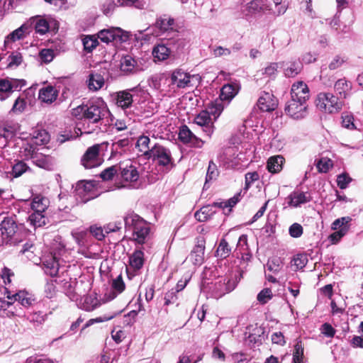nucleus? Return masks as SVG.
<instances>
[{
	"instance_id": "nucleus-32",
	"label": "nucleus",
	"mask_w": 363,
	"mask_h": 363,
	"mask_svg": "<svg viewBox=\"0 0 363 363\" xmlns=\"http://www.w3.org/2000/svg\"><path fill=\"white\" fill-rule=\"evenodd\" d=\"M49 203L48 198L38 195L33 199L30 203V208L33 211L45 212L49 206Z\"/></svg>"
},
{
	"instance_id": "nucleus-23",
	"label": "nucleus",
	"mask_w": 363,
	"mask_h": 363,
	"mask_svg": "<svg viewBox=\"0 0 363 363\" xmlns=\"http://www.w3.org/2000/svg\"><path fill=\"white\" fill-rule=\"evenodd\" d=\"M45 272L50 277H55L59 272V263L55 255H50L43 260Z\"/></svg>"
},
{
	"instance_id": "nucleus-59",
	"label": "nucleus",
	"mask_w": 363,
	"mask_h": 363,
	"mask_svg": "<svg viewBox=\"0 0 363 363\" xmlns=\"http://www.w3.org/2000/svg\"><path fill=\"white\" fill-rule=\"evenodd\" d=\"M347 234V229L344 228L340 230H335L333 233H332L328 239L330 241L331 244H337L342 237H344Z\"/></svg>"
},
{
	"instance_id": "nucleus-15",
	"label": "nucleus",
	"mask_w": 363,
	"mask_h": 363,
	"mask_svg": "<svg viewBox=\"0 0 363 363\" xmlns=\"http://www.w3.org/2000/svg\"><path fill=\"white\" fill-rule=\"evenodd\" d=\"M154 26L155 28L158 29V30L154 33L150 32L148 34L151 33L155 36H159L162 33L174 30V19L169 16L163 15L157 18Z\"/></svg>"
},
{
	"instance_id": "nucleus-5",
	"label": "nucleus",
	"mask_w": 363,
	"mask_h": 363,
	"mask_svg": "<svg viewBox=\"0 0 363 363\" xmlns=\"http://www.w3.org/2000/svg\"><path fill=\"white\" fill-rule=\"evenodd\" d=\"M107 143L96 144L89 147L82 158V164L86 169L99 166L102 162V153L107 148Z\"/></svg>"
},
{
	"instance_id": "nucleus-20",
	"label": "nucleus",
	"mask_w": 363,
	"mask_h": 363,
	"mask_svg": "<svg viewBox=\"0 0 363 363\" xmlns=\"http://www.w3.org/2000/svg\"><path fill=\"white\" fill-rule=\"evenodd\" d=\"M191 77L189 73L182 69H176L171 75V82L178 88H185L190 86Z\"/></svg>"
},
{
	"instance_id": "nucleus-8",
	"label": "nucleus",
	"mask_w": 363,
	"mask_h": 363,
	"mask_svg": "<svg viewBox=\"0 0 363 363\" xmlns=\"http://www.w3.org/2000/svg\"><path fill=\"white\" fill-rule=\"evenodd\" d=\"M26 85L24 79L6 77L0 79V99L4 101L14 91H19Z\"/></svg>"
},
{
	"instance_id": "nucleus-64",
	"label": "nucleus",
	"mask_w": 363,
	"mask_h": 363,
	"mask_svg": "<svg viewBox=\"0 0 363 363\" xmlns=\"http://www.w3.org/2000/svg\"><path fill=\"white\" fill-rule=\"evenodd\" d=\"M308 259L305 255H298L294 259V265L297 269H303L307 264Z\"/></svg>"
},
{
	"instance_id": "nucleus-28",
	"label": "nucleus",
	"mask_w": 363,
	"mask_h": 363,
	"mask_svg": "<svg viewBox=\"0 0 363 363\" xmlns=\"http://www.w3.org/2000/svg\"><path fill=\"white\" fill-rule=\"evenodd\" d=\"M154 143L148 136L141 135L138 138L136 147L147 158L150 151H152V146Z\"/></svg>"
},
{
	"instance_id": "nucleus-14",
	"label": "nucleus",
	"mask_w": 363,
	"mask_h": 363,
	"mask_svg": "<svg viewBox=\"0 0 363 363\" xmlns=\"http://www.w3.org/2000/svg\"><path fill=\"white\" fill-rule=\"evenodd\" d=\"M236 286L234 279L228 277L220 279L213 285V294L216 298H219L223 295L232 291Z\"/></svg>"
},
{
	"instance_id": "nucleus-1",
	"label": "nucleus",
	"mask_w": 363,
	"mask_h": 363,
	"mask_svg": "<svg viewBox=\"0 0 363 363\" xmlns=\"http://www.w3.org/2000/svg\"><path fill=\"white\" fill-rule=\"evenodd\" d=\"M72 115L82 116L92 124L91 128H86L84 124V133L90 134L100 129L99 123L109 116L110 112L106 103L98 98L89 101L86 105L74 108Z\"/></svg>"
},
{
	"instance_id": "nucleus-48",
	"label": "nucleus",
	"mask_w": 363,
	"mask_h": 363,
	"mask_svg": "<svg viewBox=\"0 0 363 363\" xmlns=\"http://www.w3.org/2000/svg\"><path fill=\"white\" fill-rule=\"evenodd\" d=\"M22 61L23 57L21 53L18 51L13 52L7 58L8 67H16L21 64Z\"/></svg>"
},
{
	"instance_id": "nucleus-35",
	"label": "nucleus",
	"mask_w": 363,
	"mask_h": 363,
	"mask_svg": "<svg viewBox=\"0 0 363 363\" xmlns=\"http://www.w3.org/2000/svg\"><path fill=\"white\" fill-rule=\"evenodd\" d=\"M144 252L140 250H135L129 257V263L131 267L135 269H140L144 264Z\"/></svg>"
},
{
	"instance_id": "nucleus-56",
	"label": "nucleus",
	"mask_w": 363,
	"mask_h": 363,
	"mask_svg": "<svg viewBox=\"0 0 363 363\" xmlns=\"http://www.w3.org/2000/svg\"><path fill=\"white\" fill-rule=\"evenodd\" d=\"M346 60L347 59L343 56L335 55L329 63L328 67L330 70L337 69L341 67Z\"/></svg>"
},
{
	"instance_id": "nucleus-38",
	"label": "nucleus",
	"mask_w": 363,
	"mask_h": 363,
	"mask_svg": "<svg viewBox=\"0 0 363 363\" xmlns=\"http://www.w3.org/2000/svg\"><path fill=\"white\" fill-rule=\"evenodd\" d=\"M104 84V79L100 74H91L89 75L88 86L90 90L97 91Z\"/></svg>"
},
{
	"instance_id": "nucleus-2",
	"label": "nucleus",
	"mask_w": 363,
	"mask_h": 363,
	"mask_svg": "<svg viewBox=\"0 0 363 363\" xmlns=\"http://www.w3.org/2000/svg\"><path fill=\"white\" fill-rule=\"evenodd\" d=\"M123 220L126 230L132 232L133 239L138 244L145 243L150 234V224L134 213H128Z\"/></svg>"
},
{
	"instance_id": "nucleus-31",
	"label": "nucleus",
	"mask_w": 363,
	"mask_h": 363,
	"mask_svg": "<svg viewBox=\"0 0 363 363\" xmlns=\"http://www.w3.org/2000/svg\"><path fill=\"white\" fill-rule=\"evenodd\" d=\"M284 73L287 77H294L301 70L302 66L298 61H290L286 63H283Z\"/></svg>"
},
{
	"instance_id": "nucleus-10",
	"label": "nucleus",
	"mask_w": 363,
	"mask_h": 363,
	"mask_svg": "<svg viewBox=\"0 0 363 363\" xmlns=\"http://www.w3.org/2000/svg\"><path fill=\"white\" fill-rule=\"evenodd\" d=\"M31 23L34 24L36 33L43 35L50 29H55L58 27L56 20L50 16H35L30 18Z\"/></svg>"
},
{
	"instance_id": "nucleus-63",
	"label": "nucleus",
	"mask_w": 363,
	"mask_h": 363,
	"mask_svg": "<svg viewBox=\"0 0 363 363\" xmlns=\"http://www.w3.org/2000/svg\"><path fill=\"white\" fill-rule=\"evenodd\" d=\"M289 233L292 238H299L303 234V228L300 224L295 223L289 227Z\"/></svg>"
},
{
	"instance_id": "nucleus-22",
	"label": "nucleus",
	"mask_w": 363,
	"mask_h": 363,
	"mask_svg": "<svg viewBox=\"0 0 363 363\" xmlns=\"http://www.w3.org/2000/svg\"><path fill=\"white\" fill-rule=\"evenodd\" d=\"M277 100L273 94L269 92H264L259 98L257 106L262 111H270L277 107Z\"/></svg>"
},
{
	"instance_id": "nucleus-41",
	"label": "nucleus",
	"mask_w": 363,
	"mask_h": 363,
	"mask_svg": "<svg viewBox=\"0 0 363 363\" xmlns=\"http://www.w3.org/2000/svg\"><path fill=\"white\" fill-rule=\"evenodd\" d=\"M214 213L212 206H206L202 207L199 211H197L195 213L194 216L197 220L204 222L207 220Z\"/></svg>"
},
{
	"instance_id": "nucleus-19",
	"label": "nucleus",
	"mask_w": 363,
	"mask_h": 363,
	"mask_svg": "<svg viewBox=\"0 0 363 363\" xmlns=\"http://www.w3.org/2000/svg\"><path fill=\"white\" fill-rule=\"evenodd\" d=\"M179 138L184 143L190 144L194 147H201L203 145V142L194 135L186 125L181 127Z\"/></svg>"
},
{
	"instance_id": "nucleus-9",
	"label": "nucleus",
	"mask_w": 363,
	"mask_h": 363,
	"mask_svg": "<svg viewBox=\"0 0 363 363\" xmlns=\"http://www.w3.org/2000/svg\"><path fill=\"white\" fill-rule=\"evenodd\" d=\"M95 186L92 181H80L76 184L74 194L77 199L86 203L94 198Z\"/></svg>"
},
{
	"instance_id": "nucleus-47",
	"label": "nucleus",
	"mask_w": 363,
	"mask_h": 363,
	"mask_svg": "<svg viewBox=\"0 0 363 363\" xmlns=\"http://www.w3.org/2000/svg\"><path fill=\"white\" fill-rule=\"evenodd\" d=\"M26 29L27 27L24 25L16 29L7 36L6 39L5 40V43H6L9 40L14 42L18 40L23 38L25 36V32Z\"/></svg>"
},
{
	"instance_id": "nucleus-21",
	"label": "nucleus",
	"mask_w": 363,
	"mask_h": 363,
	"mask_svg": "<svg viewBox=\"0 0 363 363\" xmlns=\"http://www.w3.org/2000/svg\"><path fill=\"white\" fill-rule=\"evenodd\" d=\"M58 91L52 86H47L41 88L38 93V99L44 104H51L56 101L58 96Z\"/></svg>"
},
{
	"instance_id": "nucleus-33",
	"label": "nucleus",
	"mask_w": 363,
	"mask_h": 363,
	"mask_svg": "<svg viewBox=\"0 0 363 363\" xmlns=\"http://www.w3.org/2000/svg\"><path fill=\"white\" fill-rule=\"evenodd\" d=\"M170 55V50L164 44H157L152 49V56L155 60L164 61Z\"/></svg>"
},
{
	"instance_id": "nucleus-61",
	"label": "nucleus",
	"mask_w": 363,
	"mask_h": 363,
	"mask_svg": "<svg viewBox=\"0 0 363 363\" xmlns=\"http://www.w3.org/2000/svg\"><path fill=\"white\" fill-rule=\"evenodd\" d=\"M282 266L281 260L280 258H273L267 263L268 270L273 272H278Z\"/></svg>"
},
{
	"instance_id": "nucleus-29",
	"label": "nucleus",
	"mask_w": 363,
	"mask_h": 363,
	"mask_svg": "<svg viewBox=\"0 0 363 363\" xmlns=\"http://www.w3.org/2000/svg\"><path fill=\"white\" fill-rule=\"evenodd\" d=\"M285 160L281 155L270 157L267 163V168L271 173H278L282 169Z\"/></svg>"
},
{
	"instance_id": "nucleus-40",
	"label": "nucleus",
	"mask_w": 363,
	"mask_h": 363,
	"mask_svg": "<svg viewBox=\"0 0 363 363\" xmlns=\"http://www.w3.org/2000/svg\"><path fill=\"white\" fill-rule=\"evenodd\" d=\"M27 107V102L23 94L19 96L14 101L11 112L14 114L23 113Z\"/></svg>"
},
{
	"instance_id": "nucleus-46",
	"label": "nucleus",
	"mask_w": 363,
	"mask_h": 363,
	"mask_svg": "<svg viewBox=\"0 0 363 363\" xmlns=\"http://www.w3.org/2000/svg\"><path fill=\"white\" fill-rule=\"evenodd\" d=\"M351 218L348 216L337 218L332 223V229L334 230H340L345 228L347 233L350 229L349 223L351 221Z\"/></svg>"
},
{
	"instance_id": "nucleus-6",
	"label": "nucleus",
	"mask_w": 363,
	"mask_h": 363,
	"mask_svg": "<svg viewBox=\"0 0 363 363\" xmlns=\"http://www.w3.org/2000/svg\"><path fill=\"white\" fill-rule=\"evenodd\" d=\"M147 159L152 160L157 165L169 169L173 165V158L169 148L155 143L152 146V151L147 157Z\"/></svg>"
},
{
	"instance_id": "nucleus-36",
	"label": "nucleus",
	"mask_w": 363,
	"mask_h": 363,
	"mask_svg": "<svg viewBox=\"0 0 363 363\" xmlns=\"http://www.w3.org/2000/svg\"><path fill=\"white\" fill-rule=\"evenodd\" d=\"M111 287L113 291L108 295V299L112 300L116 297V296L125 289V284L122 279L121 276H118L116 279L112 281Z\"/></svg>"
},
{
	"instance_id": "nucleus-57",
	"label": "nucleus",
	"mask_w": 363,
	"mask_h": 363,
	"mask_svg": "<svg viewBox=\"0 0 363 363\" xmlns=\"http://www.w3.org/2000/svg\"><path fill=\"white\" fill-rule=\"evenodd\" d=\"M212 55L216 57H226L231 54L230 48H224L222 46H215L212 48Z\"/></svg>"
},
{
	"instance_id": "nucleus-54",
	"label": "nucleus",
	"mask_w": 363,
	"mask_h": 363,
	"mask_svg": "<svg viewBox=\"0 0 363 363\" xmlns=\"http://www.w3.org/2000/svg\"><path fill=\"white\" fill-rule=\"evenodd\" d=\"M303 347L302 346L301 342L298 341L294 346V352L293 354L294 362H303Z\"/></svg>"
},
{
	"instance_id": "nucleus-49",
	"label": "nucleus",
	"mask_w": 363,
	"mask_h": 363,
	"mask_svg": "<svg viewBox=\"0 0 363 363\" xmlns=\"http://www.w3.org/2000/svg\"><path fill=\"white\" fill-rule=\"evenodd\" d=\"M28 169V167L25 162L19 161L13 166L11 174L14 177H18L26 172Z\"/></svg>"
},
{
	"instance_id": "nucleus-55",
	"label": "nucleus",
	"mask_w": 363,
	"mask_h": 363,
	"mask_svg": "<svg viewBox=\"0 0 363 363\" xmlns=\"http://www.w3.org/2000/svg\"><path fill=\"white\" fill-rule=\"evenodd\" d=\"M135 65V60L130 56H126L123 59L121 67L123 72H131L134 69Z\"/></svg>"
},
{
	"instance_id": "nucleus-51",
	"label": "nucleus",
	"mask_w": 363,
	"mask_h": 363,
	"mask_svg": "<svg viewBox=\"0 0 363 363\" xmlns=\"http://www.w3.org/2000/svg\"><path fill=\"white\" fill-rule=\"evenodd\" d=\"M218 175V172L216 164H214L213 162H210L206 173L205 185L211 181L216 179Z\"/></svg>"
},
{
	"instance_id": "nucleus-44",
	"label": "nucleus",
	"mask_w": 363,
	"mask_h": 363,
	"mask_svg": "<svg viewBox=\"0 0 363 363\" xmlns=\"http://www.w3.org/2000/svg\"><path fill=\"white\" fill-rule=\"evenodd\" d=\"M33 163L39 167L43 169H49L51 166L50 158L42 154L35 153L34 156L31 157Z\"/></svg>"
},
{
	"instance_id": "nucleus-25",
	"label": "nucleus",
	"mask_w": 363,
	"mask_h": 363,
	"mask_svg": "<svg viewBox=\"0 0 363 363\" xmlns=\"http://www.w3.org/2000/svg\"><path fill=\"white\" fill-rule=\"evenodd\" d=\"M195 123L200 126L206 127L205 131L207 133L208 135H211L213 133V128L211 125L212 122V118L208 115V113L206 112V110L201 111L194 119Z\"/></svg>"
},
{
	"instance_id": "nucleus-16",
	"label": "nucleus",
	"mask_w": 363,
	"mask_h": 363,
	"mask_svg": "<svg viewBox=\"0 0 363 363\" xmlns=\"http://www.w3.org/2000/svg\"><path fill=\"white\" fill-rule=\"evenodd\" d=\"M1 231L4 239L9 242L16 235L18 226L13 217L6 216L1 222Z\"/></svg>"
},
{
	"instance_id": "nucleus-7",
	"label": "nucleus",
	"mask_w": 363,
	"mask_h": 363,
	"mask_svg": "<svg viewBox=\"0 0 363 363\" xmlns=\"http://www.w3.org/2000/svg\"><path fill=\"white\" fill-rule=\"evenodd\" d=\"M120 177L123 182L122 187L137 188L139 172L137 167L130 161L122 162L119 165Z\"/></svg>"
},
{
	"instance_id": "nucleus-24",
	"label": "nucleus",
	"mask_w": 363,
	"mask_h": 363,
	"mask_svg": "<svg viewBox=\"0 0 363 363\" xmlns=\"http://www.w3.org/2000/svg\"><path fill=\"white\" fill-rule=\"evenodd\" d=\"M238 86L235 84H225L222 87L220 90V94L218 99L222 100V101L228 105L229 102L238 93Z\"/></svg>"
},
{
	"instance_id": "nucleus-3",
	"label": "nucleus",
	"mask_w": 363,
	"mask_h": 363,
	"mask_svg": "<svg viewBox=\"0 0 363 363\" xmlns=\"http://www.w3.org/2000/svg\"><path fill=\"white\" fill-rule=\"evenodd\" d=\"M315 105L320 111L325 113L333 114L340 111L344 102L332 93L321 92L317 96Z\"/></svg>"
},
{
	"instance_id": "nucleus-60",
	"label": "nucleus",
	"mask_w": 363,
	"mask_h": 363,
	"mask_svg": "<svg viewBox=\"0 0 363 363\" xmlns=\"http://www.w3.org/2000/svg\"><path fill=\"white\" fill-rule=\"evenodd\" d=\"M39 57L45 63H49L54 58V52L50 49H43L39 53Z\"/></svg>"
},
{
	"instance_id": "nucleus-13",
	"label": "nucleus",
	"mask_w": 363,
	"mask_h": 363,
	"mask_svg": "<svg viewBox=\"0 0 363 363\" xmlns=\"http://www.w3.org/2000/svg\"><path fill=\"white\" fill-rule=\"evenodd\" d=\"M98 38L105 43L111 42H123L128 39L127 34L120 28H110L100 30L97 34Z\"/></svg>"
},
{
	"instance_id": "nucleus-4",
	"label": "nucleus",
	"mask_w": 363,
	"mask_h": 363,
	"mask_svg": "<svg viewBox=\"0 0 363 363\" xmlns=\"http://www.w3.org/2000/svg\"><path fill=\"white\" fill-rule=\"evenodd\" d=\"M238 146L228 147L223 150V152L219 155L220 162L227 168H235L241 162L247 160L245 153Z\"/></svg>"
},
{
	"instance_id": "nucleus-50",
	"label": "nucleus",
	"mask_w": 363,
	"mask_h": 363,
	"mask_svg": "<svg viewBox=\"0 0 363 363\" xmlns=\"http://www.w3.org/2000/svg\"><path fill=\"white\" fill-rule=\"evenodd\" d=\"M84 50L91 52L98 45V40L94 36H86L83 39Z\"/></svg>"
},
{
	"instance_id": "nucleus-12",
	"label": "nucleus",
	"mask_w": 363,
	"mask_h": 363,
	"mask_svg": "<svg viewBox=\"0 0 363 363\" xmlns=\"http://www.w3.org/2000/svg\"><path fill=\"white\" fill-rule=\"evenodd\" d=\"M5 294H6L8 301L3 302L4 306L9 307L13 302L18 301L23 306L28 307L31 306L34 301L33 296L26 291H19L17 293H13L9 290L8 288H5Z\"/></svg>"
},
{
	"instance_id": "nucleus-53",
	"label": "nucleus",
	"mask_w": 363,
	"mask_h": 363,
	"mask_svg": "<svg viewBox=\"0 0 363 363\" xmlns=\"http://www.w3.org/2000/svg\"><path fill=\"white\" fill-rule=\"evenodd\" d=\"M333 161L327 157L321 158L317 163V168L319 172L326 173L333 167Z\"/></svg>"
},
{
	"instance_id": "nucleus-26",
	"label": "nucleus",
	"mask_w": 363,
	"mask_h": 363,
	"mask_svg": "<svg viewBox=\"0 0 363 363\" xmlns=\"http://www.w3.org/2000/svg\"><path fill=\"white\" fill-rule=\"evenodd\" d=\"M135 89L122 91L117 93L116 104L122 108H127L133 104V95L131 91H135Z\"/></svg>"
},
{
	"instance_id": "nucleus-11",
	"label": "nucleus",
	"mask_w": 363,
	"mask_h": 363,
	"mask_svg": "<svg viewBox=\"0 0 363 363\" xmlns=\"http://www.w3.org/2000/svg\"><path fill=\"white\" fill-rule=\"evenodd\" d=\"M286 113L294 119H301L308 113V103L291 98L285 107Z\"/></svg>"
},
{
	"instance_id": "nucleus-39",
	"label": "nucleus",
	"mask_w": 363,
	"mask_h": 363,
	"mask_svg": "<svg viewBox=\"0 0 363 363\" xmlns=\"http://www.w3.org/2000/svg\"><path fill=\"white\" fill-rule=\"evenodd\" d=\"M279 67V63L269 62L264 68L260 69L259 72L266 77L274 79L276 77Z\"/></svg>"
},
{
	"instance_id": "nucleus-58",
	"label": "nucleus",
	"mask_w": 363,
	"mask_h": 363,
	"mask_svg": "<svg viewBox=\"0 0 363 363\" xmlns=\"http://www.w3.org/2000/svg\"><path fill=\"white\" fill-rule=\"evenodd\" d=\"M259 178V174L257 172H247L245 174V190L247 191L250 186Z\"/></svg>"
},
{
	"instance_id": "nucleus-43",
	"label": "nucleus",
	"mask_w": 363,
	"mask_h": 363,
	"mask_svg": "<svg viewBox=\"0 0 363 363\" xmlns=\"http://www.w3.org/2000/svg\"><path fill=\"white\" fill-rule=\"evenodd\" d=\"M45 212L33 211L29 216V220L34 227H41L46 223V218L44 215Z\"/></svg>"
},
{
	"instance_id": "nucleus-42",
	"label": "nucleus",
	"mask_w": 363,
	"mask_h": 363,
	"mask_svg": "<svg viewBox=\"0 0 363 363\" xmlns=\"http://www.w3.org/2000/svg\"><path fill=\"white\" fill-rule=\"evenodd\" d=\"M100 306L99 301L92 295L84 297L82 308L86 311H91Z\"/></svg>"
},
{
	"instance_id": "nucleus-18",
	"label": "nucleus",
	"mask_w": 363,
	"mask_h": 363,
	"mask_svg": "<svg viewBox=\"0 0 363 363\" xmlns=\"http://www.w3.org/2000/svg\"><path fill=\"white\" fill-rule=\"evenodd\" d=\"M270 8L267 0H252L243 9L245 15H252L260 13H266L269 11Z\"/></svg>"
},
{
	"instance_id": "nucleus-27",
	"label": "nucleus",
	"mask_w": 363,
	"mask_h": 363,
	"mask_svg": "<svg viewBox=\"0 0 363 363\" xmlns=\"http://www.w3.org/2000/svg\"><path fill=\"white\" fill-rule=\"evenodd\" d=\"M227 106V104L218 99L209 104L206 111L211 118L213 117V120L216 121Z\"/></svg>"
},
{
	"instance_id": "nucleus-17",
	"label": "nucleus",
	"mask_w": 363,
	"mask_h": 363,
	"mask_svg": "<svg viewBox=\"0 0 363 363\" xmlns=\"http://www.w3.org/2000/svg\"><path fill=\"white\" fill-rule=\"evenodd\" d=\"M291 97L307 103L310 97L309 89L307 84L302 81L294 83L291 86Z\"/></svg>"
},
{
	"instance_id": "nucleus-52",
	"label": "nucleus",
	"mask_w": 363,
	"mask_h": 363,
	"mask_svg": "<svg viewBox=\"0 0 363 363\" xmlns=\"http://www.w3.org/2000/svg\"><path fill=\"white\" fill-rule=\"evenodd\" d=\"M273 297L272 291L269 288H265L262 289L257 294V301L262 304L267 303L269 300H271Z\"/></svg>"
},
{
	"instance_id": "nucleus-45",
	"label": "nucleus",
	"mask_w": 363,
	"mask_h": 363,
	"mask_svg": "<svg viewBox=\"0 0 363 363\" xmlns=\"http://www.w3.org/2000/svg\"><path fill=\"white\" fill-rule=\"evenodd\" d=\"M231 252V249L229 247L228 243L225 239H222L220 241V243L218 245V247L216 250V256L224 259L228 257Z\"/></svg>"
},
{
	"instance_id": "nucleus-62",
	"label": "nucleus",
	"mask_w": 363,
	"mask_h": 363,
	"mask_svg": "<svg viewBox=\"0 0 363 363\" xmlns=\"http://www.w3.org/2000/svg\"><path fill=\"white\" fill-rule=\"evenodd\" d=\"M352 181V179L349 177L347 174H341L337 176V186L341 189H345L347 188L348 184Z\"/></svg>"
},
{
	"instance_id": "nucleus-37",
	"label": "nucleus",
	"mask_w": 363,
	"mask_h": 363,
	"mask_svg": "<svg viewBox=\"0 0 363 363\" xmlns=\"http://www.w3.org/2000/svg\"><path fill=\"white\" fill-rule=\"evenodd\" d=\"M204 257V247L203 245H196L191 251L189 258L196 265L202 264Z\"/></svg>"
},
{
	"instance_id": "nucleus-30",
	"label": "nucleus",
	"mask_w": 363,
	"mask_h": 363,
	"mask_svg": "<svg viewBox=\"0 0 363 363\" xmlns=\"http://www.w3.org/2000/svg\"><path fill=\"white\" fill-rule=\"evenodd\" d=\"M351 88V83L345 79H338L334 86L335 91L340 99L346 98Z\"/></svg>"
},
{
	"instance_id": "nucleus-34",
	"label": "nucleus",
	"mask_w": 363,
	"mask_h": 363,
	"mask_svg": "<svg viewBox=\"0 0 363 363\" xmlns=\"http://www.w3.org/2000/svg\"><path fill=\"white\" fill-rule=\"evenodd\" d=\"M288 199H289V205L294 207H298L301 204L310 201L304 192H294L289 196Z\"/></svg>"
}]
</instances>
